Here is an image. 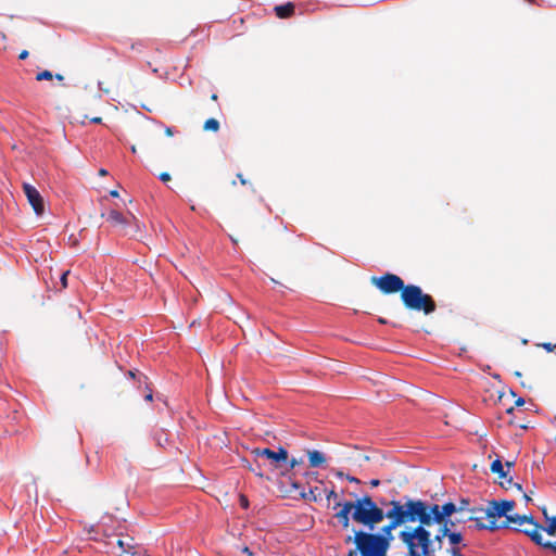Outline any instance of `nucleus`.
I'll use <instances>...</instances> for the list:
<instances>
[{"mask_svg": "<svg viewBox=\"0 0 556 556\" xmlns=\"http://www.w3.org/2000/svg\"><path fill=\"white\" fill-rule=\"evenodd\" d=\"M338 507H340V510L334 514V518L344 529L350 527L351 519L356 523L368 527L370 530L384 519L382 507L368 494L357 497L354 502H338L333 509Z\"/></svg>", "mask_w": 556, "mask_h": 556, "instance_id": "obj_1", "label": "nucleus"}, {"mask_svg": "<svg viewBox=\"0 0 556 556\" xmlns=\"http://www.w3.org/2000/svg\"><path fill=\"white\" fill-rule=\"evenodd\" d=\"M405 506L412 519V522L418 521L419 525L414 528H408L400 532L399 538L402 542H406V535H412L417 529L425 532H430L427 527L433 523H442L443 514L441 513V506L438 504H428L421 500H407Z\"/></svg>", "mask_w": 556, "mask_h": 556, "instance_id": "obj_2", "label": "nucleus"}, {"mask_svg": "<svg viewBox=\"0 0 556 556\" xmlns=\"http://www.w3.org/2000/svg\"><path fill=\"white\" fill-rule=\"evenodd\" d=\"M352 541L355 548L349 551L348 556H388L391 538L359 530L354 538L348 536L344 540L345 543Z\"/></svg>", "mask_w": 556, "mask_h": 556, "instance_id": "obj_3", "label": "nucleus"}, {"mask_svg": "<svg viewBox=\"0 0 556 556\" xmlns=\"http://www.w3.org/2000/svg\"><path fill=\"white\" fill-rule=\"evenodd\" d=\"M505 528H510L522 532L538 546L551 549L556 554V542L545 541L542 535L543 526L536 522L532 515L506 516L504 519Z\"/></svg>", "mask_w": 556, "mask_h": 556, "instance_id": "obj_4", "label": "nucleus"}, {"mask_svg": "<svg viewBox=\"0 0 556 556\" xmlns=\"http://www.w3.org/2000/svg\"><path fill=\"white\" fill-rule=\"evenodd\" d=\"M402 300L408 309L424 311V313H432L435 309V304L429 294L414 285L404 287L402 291Z\"/></svg>", "mask_w": 556, "mask_h": 556, "instance_id": "obj_5", "label": "nucleus"}, {"mask_svg": "<svg viewBox=\"0 0 556 556\" xmlns=\"http://www.w3.org/2000/svg\"><path fill=\"white\" fill-rule=\"evenodd\" d=\"M405 538L407 541L403 543L407 547L408 556H434L430 532L417 529L412 535Z\"/></svg>", "mask_w": 556, "mask_h": 556, "instance_id": "obj_6", "label": "nucleus"}, {"mask_svg": "<svg viewBox=\"0 0 556 556\" xmlns=\"http://www.w3.org/2000/svg\"><path fill=\"white\" fill-rule=\"evenodd\" d=\"M391 508L384 513V518L389 519V522L381 529L380 535H386L393 539L392 531L399 526L412 522L405 503L401 501L392 500L390 502Z\"/></svg>", "mask_w": 556, "mask_h": 556, "instance_id": "obj_7", "label": "nucleus"}, {"mask_svg": "<svg viewBox=\"0 0 556 556\" xmlns=\"http://www.w3.org/2000/svg\"><path fill=\"white\" fill-rule=\"evenodd\" d=\"M371 283L386 294L403 291L404 289L403 280L393 274H387L381 277H372Z\"/></svg>", "mask_w": 556, "mask_h": 556, "instance_id": "obj_8", "label": "nucleus"}, {"mask_svg": "<svg viewBox=\"0 0 556 556\" xmlns=\"http://www.w3.org/2000/svg\"><path fill=\"white\" fill-rule=\"evenodd\" d=\"M106 220L114 228H117L124 235L131 233L132 223L136 222V218L131 214H122L116 208H112L108 213Z\"/></svg>", "mask_w": 556, "mask_h": 556, "instance_id": "obj_9", "label": "nucleus"}, {"mask_svg": "<svg viewBox=\"0 0 556 556\" xmlns=\"http://www.w3.org/2000/svg\"><path fill=\"white\" fill-rule=\"evenodd\" d=\"M255 457H265L269 465L274 468L278 469L282 466V464L288 462V451L283 447H279L278 451H273L270 448L256 447L251 452Z\"/></svg>", "mask_w": 556, "mask_h": 556, "instance_id": "obj_10", "label": "nucleus"}, {"mask_svg": "<svg viewBox=\"0 0 556 556\" xmlns=\"http://www.w3.org/2000/svg\"><path fill=\"white\" fill-rule=\"evenodd\" d=\"M515 506H516V503H515V501H511V500L510 501L493 500V501L489 502V505H488V508L485 511V516L488 519H491V520H497L498 518H502V517L506 518V516H509L508 513L514 510Z\"/></svg>", "mask_w": 556, "mask_h": 556, "instance_id": "obj_11", "label": "nucleus"}, {"mask_svg": "<svg viewBox=\"0 0 556 556\" xmlns=\"http://www.w3.org/2000/svg\"><path fill=\"white\" fill-rule=\"evenodd\" d=\"M23 190L36 215L41 216L45 212V201L39 191L29 184H24Z\"/></svg>", "mask_w": 556, "mask_h": 556, "instance_id": "obj_12", "label": "nucleus"}, {"mask_svg": "<svg viewBox=\"0 0 556 556\" xmlns=\"http://www.w3.org/2000/svg\"><path fill=\"white\" fill-rule=\"evenodd\" d=\"M291 486L299 491V495L307 501L311 502H317L319 500V494H316L317 488H311L307 492L304 490V488L296 481L291 482Z\"/></svg>", "mask_w": 556, "mask_h": 556, "instance_id": "obj_13", "label": "nucleus"}, {"mask_svg": "<svg viewBox=\"0 0 556 556\" xmlns=\"http://www.w3.org/2000/svg\"><path fill=\"white\" fill-rule=\"evenodd\" d=\"M116 545L121 549V555L124 553L130 552L135 545H134V539L126 535V536H119L114 542L109 541L108 545Z\"/></svg>", "mask_w": 556, "mask_h": 556, "instance_id": "obj_14", "label": "nucleus"}, {"mask_svg": "<svg viewBox=\"0 0 556 556\" xmlns=\"http://www.w3.org/2000/svg\"><path fill=\"white\" fill-rule=\"evenodd\" d=\"M468 519L469 520H473L475 521V527L477 529H479V530L486 529V530H490V531H495V530L504 529L505 528L504 520L498 522L497 520L489 519V523H483L479 518H473V517L470 516Z\"/></svg>", "mask_w": 556, "mask_h": 556, "instance_id": "obj_15", "label": "nucleus"}, {"mask_svg": "<svg viewBox=\"0 0 556 556\" xmlns=\"http://www.w3.org/2000/svg\"><path fill=\"white\" fill-rule=\"evenodd\" d=\"M542 514L545 521V526H543L542 531H545L548 535L554 536L556 534V516L551 517L545 507L542 509Z\"/></svg>", "mask_w": 556, "mask_h": 556, "instance_id": "obj_16", "label": "nucleus"}, {"mask_svg": "<svg viewBox=\"0 0 556 556\" xmlns=\"http://www.w3.org/2000/svg\"><path fill=\"white\" fill-rule=\"evenodd\" d=\"M307 455H308L309 466L313 468L320 467L326 462L325 455L317 450L308 451Z\"/></svg>", "mask_w": 556, "mask_h": 556, "instance_id": "obj_17", "label": "nucleus"}, {"mask_svg": "<svg viewBox=\"0 0 556 556\" xmlns=\"http://www.w3.org/2000/svg\"><path fill=\"white\" fill-rule=\"evenodd\" d=\"M293 9H294V7L292 3H287L285 5L276 7L275 11H276L277 16H279L280 18H285L292 14Z\"/></svg>", "mask_w": 556, "mask_h": 556, "instance_id": "obj_18", "label": "nucleus"}, {"mask_svg": "<svg viewBox=\"0 0 556 556\" xmlns=\"http://www.w3.org/2000/svg\"><path fill=\"white\" fill-rule=\"evenodd\" d=\"M441 513L443 514V520L452 518L457 513V506L453 502L445 503L441 506Z\"/></svg>", "mask_w": 556, "mask_h": 556, "instance_id": "obj_19", "label": "nucleus"}, {"mask_svg": "<svg viewBox=\"0 0 556 556\" xmlns=\"http://www.w3.org/2000/svg\"><path fill=\"white\" fill-rule=\"evenodd\" d=\"M491 471L493 473L498 475V478H501V479H506L507 478V472L504 470V466H503L501 459H495L491 464Z\"/></svg>", "mask_w": 556, "mask_h": 556, "instance_id": "obj_20", "label": "nucleus"}, {"mask_svg": "<svg viewBox=\"0 0 556 556\" xmlns=\"http://www.w3.org/2000/svg\"><path fill=\"white\" fill-rule=\"evenodd\" d=\"M465 520L462 519V518H458V517H455V518H446L444 521H442V523H440V526L442 527H447L450 531H457V526L458 523L460 522H464Z\"/></svg>", "mask_w": 556, "mask_h": 556, "instance_id": "obj_21", "label": "nucleus"}, {"mask_svg": "<svg viewBox=\"0 0 556 556\" xmlns=\"http://www.w3.org/2000/svg\"><path fill=\"white\" fill-rule=\"evenodd\" d=\"M447 534H448V528L446 526L445 527L440 526L438 533L434 535V539H433L434 542H438L439 548H441V546H442L443 538H445V536L447 538Z\"/></svg>", "mask_w": 556, "mask_h": 556, "instance_id": "obj_22", "label": "nucleus"}, {"mask_svg": "<svg viewBox=\"0 0 556 556\" xmlns=\"http://www.w3.org/2000/svg\"><path fill=\"white\" fill-rule=\"evenodd\" d=\"M447 539L452 545H457L463 541V534L459 531H450L448 530Z\"/></svg>", "mask_w": 556, "mask_h": 556, "instance_id": "obj_23", "label": "nucleus"}, {"mask_svg": "<svg viewBox=\"0 0 556 556\" xmlns=\"http://www.w3.org/2000/svg\"><path fill=\"white\" fill-rule=\"evenodd\" d=\"M218 128H219V123L215 118H210L204 124V129L205 130L217 131Z\"/></svg>", "mask_w": 556, "mask_h": 556, "instance_id": "obj_24", "label": "nucleus"}, {"mask_svg": "<svg viewBox=\"0 0 556 556\" xmlns=\"http://www.w3.org/2000/svg\"><path fill=\"white\" fill-rule=\"evenodd\" d=\"M70 271L66 270L64 273H62L61 277H60V283H61V287L59 288V290H63L67 287V276H68Z\"/></svg>", "mask_w": 556, "mask_h": 556, "instance_id": "obj_25", "label": "nucleus"}, {"mask_svg": "<svg viewBox=\"0 0 556 556\" xmlns=\"http://www.w3.org/2000/svg\"><path fill=\"white\" fill-rule=\"evenodd\" d=\"M52 77H53V75H52V73H51V72H49V71H43V72H41V73L37 74L36 79H37V80H46V79H52Z\"/></svg>", "mask_w": 556, "mask_h": 556, "instance_id": "obj_26", "label": "nucleus"}, {"mask_svg": "<svg viewBox=\"0 0 556 556\" xmlns=\"http://www.w3.org/2000/svg\"><path fill=\"white\" fill-rule=\"evenodd\" d=\"M378 321H379L380 324H382V325L390 324V325H391V326H393V327L402 326V324H401V323H397V321H389V320H387V319H386V318H383V317H380V318L378 319Z\"/></svg>", "mask_w": 556, "mask_h": 556, "instance_id": "obj_27", "label": "nucleus"}, {"mask_svg": "<svg viewBox=\"0 0 556 556\" xmlns=\"http://www.w3.org/2000/svg\"><path fill=\"white\" fill-rule=\"evenodd\" d=\"M468 504H469L468 500H462L459 503V506H457V513L464 511L466 509V507L468 506Z\"/></svg>", "mask_w": 556, "mask_h": 556, "instance_id": "obj_28", "label": "nucleus"}, {"mask_svg": "<svg viewBox=\"0 0 556 556\" xmlns=\"http://www.w3.org/2000/svg\"><path fill=\"white\" fill-rule=\"evenodd\" d=\"M300 464H302V459H296V458H291L289 460V467L291 469L295 468L296 466H299Z\"/></svg>", "mask_w": 556, "mask_h": 556, "instance_id": "obj_29", "label": "nucleus"}, {"mask_svg": "<svg viewBox=\"0 0 556 556\" xmlns=\"http://www.w3.org/2000/svg\"><path fill=\"white\" fill-rule=\"evenodd\" d=\"M326 497L328 501L336 500L338 497V494L334 490H330L326 493Z\"/></svg>", "mask_w": 556, "mask_h": 556, "instance_id": "obj_30", "label": "nucleus"}, {"mask_svg": "<svg viewBox=\"0 0 556 556\" xmlns=\"http://www.w3.org/2000/svg\"><path fill=\"white\" fill-rule=\"evenodd\" d=\"M540 346H542L547 352H552L555 345H553L552 343H542L540 344Z\"/></svg>", "mask_w": 556, "mask_h": 556, "instance_id": "obj_31", "label": "nucleus"}, {"mask_svg": "<svg viewBox=\"0 0 556 556\" xmlns=\"http://www.w3.org/2000/svg\"><path fill=\"white\" fill-rule=\"evenodd\" d=\"M160 179H161L162 181H164V182L169 181V180H170V175H169L168 173H162V174L160 175Z\"/></svg>", "mask_w": 556, "mask_h": 556, "instance_id": "obj_32", "label": "nucleus"}, {"mask_svg": "<svg viewBox=\"0 0 556 556\" xmlns=\"http://www.w3.org/2000/svg\"><path fill=\"white\" fill-rule=\"evenodd\" d=\"M345 479H346L348 481L352 482V483H361V480H359V479H357L356 477H353V476H349V475H346V476H345Z\"/></svg>", "mask_w": 556, "mask_h": 556, "instance_id": "obj_33", "label": "nucleus"}, {"mask_svg": "<svg viewBox=\"0 0 556 556\" xmlns=\"http://www.w3.org/2000/svg\"><path fill=\"white\" fill-rule=\"evenodd\" d=\"M240 504H241V506H242L243 508H247V507H248L249 502H248V498H247L244 495H241V496H240Z\"/></svg>", "mask_w": 556, "mask_h": 556, "instance_id": "obj_34", "label": "nucleus"}, {"mask_svg": "<svg viewBox=\"0 0 556 556\" xmlns=\"http://www.w3.org/2000/svg\"><path fill=\"white\" fill-rule=\"evenodd\" d=\"M369 484H370V486L376 488V486H378L380 484V480L372 479V480L369 481Z\"/></svg>", "mask_w": 556, "mask_h": 556, "instance_id": "obj_35", "label": "nucleus"}, {"mask_svg": "<svg viewBox=\"0 0 556 556\" xmlns=\"http://www.w3.org/2000/svg\"><path fill=\"white\" fill-rule=\"evenodd\" d=\"M451 554H452V556H464L463 554H460L458 548H453L451 551Z\"/></svg>", "mask_w": 556, "mask_h": 556, "instance_id": "obj_36", "label": "nucleus"}, {"mask_svg": "<svg viewBox=\"0 0 556 556\" xmlns=\"http://www.w3.org/2000/svg\"><path fill=\"white\" fill-rule=\"evenodd\" d=\"M28 56V52L26 50L22 51L18 55L21 60H25Z\"/></svg>", "mask_w": 556, "mask_h": 556, "instance_id": "obj_37", "label": "nucleus"}, {"mask_svg": "<svg viewBox=\"0 0 556 556\" xmlns=\"http://www.w3.org/2000/svg\"><path fill=\"white\" fill-rule=\"evenodd\" d=\"M249 469L253 472H255L258 477H263V473L261 471H257L256 468L249 466Z\"/></svg>", "mask_w": 556, "mask_h": 556, "instance_id": "obj_38", "label": "nucleus"}, {"mask_svg": "<svg viewBox=\"0 0 556 556\" xmlns=\"http://www.w3.org/2000/svg\"><path fill=\"white\" fill-rule=\"evenodd\" d=\"M152 399H153V394H152V391L150 390L149 393L146 395V400L152 401Z\"/></svg>", "mask_w": 556, "mask_h": 556, "instance_id": "obj_39", "label": "nucleus"}, {"mask_svg": "<svg viewBox=\"0 0 556 556\" xmlns=\"http://www.w3.org/2000/svg\"><path fill=\"white\" fill-rule=\"evenodd\" d=\"M523 404H525V400H523V399H521V397H519V399L516 401V405H517V406H521V405H523Z\"/></svg>", "mask_w": 556, "mask_h": 556, "instance_id": "obj_40", "label": "nucleus"}, {"mask_svg": "<svg viewBox=\"0 0 556 556\" xmlns=\"http://www.w3.org/2000/svg\"><path fill=\"white\" fill-rule=\"evenodd\" d=\"M242 552H243V553H245V554H248L249 556H252V552H251V551H250V548H249V547H247V546L242 548Z\"/></svg>", "mask_w": 556, "mask_h": 556, "instance_id": "obj_41", "label": "nucleus"}, {"mask_svg": "<svg viewBox=\"0 0 556 556\" xmlns=\"http://www.w3.org/2000/svg\"><path fill=\"white\" fill-rule=\"evenodd\" d=\"M99 175H100V176H106V175H108V170H106V169H104V168H101V169L99 170Z\"/></svg>", "mask_w": 556, "mask_h": 556, "instance_id": "obj_42", "label": "nucleus"}, {"mask_svg": "<svg viewBox=\"0 0 556 556\" xmlns=\"http://www.w3.org/2000/svg\"><path fill=\"white\" fill-rule=\"evenodd\" d=\"M110 195L116 198V197H118V191L117 190H112V191H110Z\"/></svg>", "mask_w": 556, "mask_h": 556, "instance_id": "obj_43", "label": "nucleus"}, {"mask_svg": "<svg viewBox=\"0 0 556 556\" xmlns=\"http://www.w3.org/2000/svg\"><path fill=\"white\" fill-rule=\"evenodd\" d=\"M92 123H101V117H93L91 119Z\"/></svg>", "mask_w": 556, "mask_h": 556, "instance_id": "obj_44", "label": "nucleus"}, {"mask_svg": "<svg viewBox=\"0 0 556 556\" xmlns=\"http://www.w3.org/2000/svg\"><path fill=\"white\" fill-rule=\"evenodd\" d=\"M336 476L339 477V478L345 477V475L342 471H337Z\"/></svg>", "mask_w": 556, "mask_h": 556, "instance_id": "obj_45", "label": "nucleus"}, {"mask_svg": "<svg viewBox=\"0 0 556 556\" xmlns=\"http://www.w3.org/2000/svg\"><path fill=\"white\" fill-rule=\"evenodd\" d=\"M506 484H508V485H513V478H511V477H509V478L507 479Z\"/></svg>", "mask_w": 556, "mask_h": 556, "instance_id": "obj_46", "label": "nucleus"}, {"mask_svg": "<svg viewBox=\"0 0 556 556\" xmlns=\"http://www.w3.org/2000/svg\"><path fill=\"white\" fill-rule=\"evenodd\" d=\"M505 465H506V467L510 468V467H513V466H514V462H506V464H505Z\"/></svg>", "mask_w": 556, "mask_h": 556, "instance_id": "obj_47", "label": "nucleus"}, {"mask_svg": "<svg viewBox=\"0 0 556 556\" xmlns=\"http://www.w3.org/2000/svg\"><path fill=\"white\" fill-rule=\"evenodd\" d=\"M166 135H167V136H172V135H173V131H172V129H170V128H166Z\"/></svg>", "mask_w": 556, "mask_h": 556, "instance_id": "obj_48", "label": "nucleus"}, {"mask_svg": "<svg viewBox=\"0 0 556 556\" xmlns=\"http://www.w3.org/2000/svg\"><path fill=\"white\" fill-rule=\"evenodd\" d=\"M523 497H525V500H526L527 502L531 501L530 496H529V495H527L526 493L523 494Z\"/></svg>", "mask_w": 556, "mask_h": 556, "instance_id": "obj_49", "label": "nucleus"}, {"mask_svg": "<svg viewBox=\"0 0 556 556\" xmlns=\"http://www.w3.org/2000/svg\"><path fill=\"white\" fill-rule=\"evenodd\" d=\"M379 504H381V505H387V504H389V505H390V502H389V503H387L384 500H381V501L379 502Z\"/></svg>", "mask_w": 556, "mask_h": 556, "instance_id": "obj_50", "label": "nucleus"}, {"mask_svg": "<svg viewBox=\"0 0 556 556\" xmlns=\"http://www.w3.org/2000/svg\"><path fill=\"white\" fill-rule=\"evenodd\" d=\"M515 486H516L519 491H521V490H522V489H521V485H520V484H518V483H515Z\"/></svg>", "mask_w": 556, "mask_h": 556, "instance_id": "obj_51", "label": "nucleus"}, {"mask_svg": "<svg viewBox=\"0 0 556 556\" xmlns=\"http://www.w3.org/2000/svg\"><path fill=\"white\" fill-rule=\"evenodd\" d=\"M56 78H58L59 80H62V79H63V77H62L61 75H56Z\"/></svg>", "mask_w": 556, "mask_h": 556, "instance_id": "obj_52", "label": "nucleus"}, {"mask_svg": "<svg viewBox=\"0 0 556 556\" xmlns=\"http://www.w3.org/2000/svg\"><path fill=\"white\" fill-rule=\"evenodd\" d=\"M131 151L135 153L136 152V147H131Z\"/></svg>", "mask_w": 556, "mask_h": 556, "instance_id": "obj_53", "label": "nucleus"}]
</instances>
